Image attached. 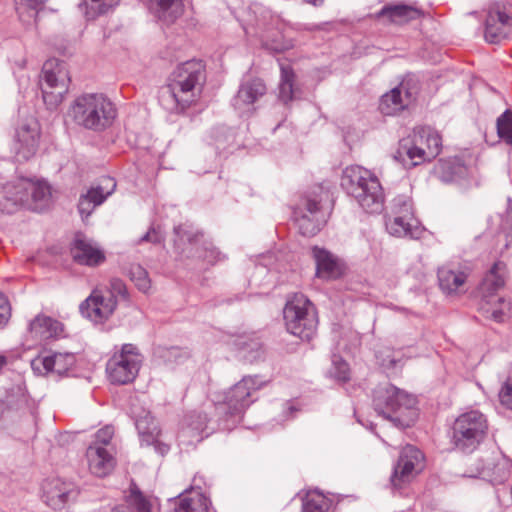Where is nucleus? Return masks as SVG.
I'll list each match as a JSON object with an SVG mask.
<instances>
[{"mask_svg":"<svg viewBox=\"0 0 512 512\" xmlns=\"http://www.w3.org/2000/svg\"><path fill=\"white\" fill-rule=\"evenodd\" d=\"M480 309L494 321L503 322L512 316V301L498 296L486 304H480Z\"/></svg>","mask_w":512,"mask_h":512,"instance_id":"nucleus-34","label":"nucleus"},{"mask_svg":"<svg viewBox=\"0 0 512 512\" xmlns=\"http://www.w3.org/2000/svg\"><path fill=\"white\" fill-rule=\"evenodd\" d=\"M386 230L396 237L419 238L422 230L416 218L390 214L385 218Z\"/></svg>","mask_w":512,"mask_h":512,"instance_id":"nucleus-29","label":"nucleus"},{"mask_svg":"<svg viewBox=\"0 0 512 512\" xmlns=\"http://www.w3.org/2000/svg\"><path fill=\"white\" fill-rule=\"evenodd\" d=\"M115 187L114 180L106 177L102 180V185L91 187L85 194H82L78 202V211L82 219L88 218L94 209L113 192Z\"/></svg>","mask_w":512,"mask_h":512,"instance_id":"nucleus-21","label":"nucleus"},{"mask_svg":"<svg viewBox=\"0 0 512 512\" xmlns=\"http://www.w3.org/2000/svg\"><path fill=\"white\" fill-rule=\"evenodd\" d=\"M7 364V357L4 355H0V371Z\"/></svg>","mask_w":512,"mask_h":512,"instance_id":"nucleus-60","label":"nucleus"},{"mask_svg":"<svg viewBox=\"0 0 512 512\" xmlns=\"http://www.w3.org/2000/svg\"><path fill=\"white\" fill-rule=\"evenodd\" d=\"M133 414L141 445H152L158 454L166 455L170 447L159 440L160 430L151 413L142 409L140 413L133 412Z\"/></svg>","mask_w":512,"mask_h":512,"instance_id":"nucleus-20","label":"nucleus"},{"mask_svg":"<svg viewBox=\"0 0 512 512\" xmlns=\"http://www.w3.org/2000/svg\"><path fill=\"white\" fill-rule=\"evenodd\" d=\"M317 196H307L301 208L294 211L295 221L303 236H314L327 222L328 214Z\"/></svg>","mask_w":512,"mask_h":512,"instance_id":"nucleus-13","label":"nucleus"},{"mask_svg":"<svg viewBox=\"0 0 512 512\" xmlns=\"http://www.w3.org/2000/svg\"><path fill=\"white\" fill-rule=\"evenodd\" d=\"M266 93V86L259 78L243 81L233 99V106L240 112H249L253 104Z\"/></svg>","mask_w":512,"mask_h":512,"instance_id":"nucleus-24","label":"nucleus"},{"mask_svg":"<svg viewBox=\"0 0 512 512\" xmlns=\"http://www.w3.org/2000/svg\"><path fill=\"white\" fill-rule=\"evenodd\" d=\"M30 333L35 339L48 340L60 335L62 323L49 316L38 315L29 324Z\"/></svg>","mask_w":512,"mask_h":512,"instance_id":"nucleus-32","label":"nucleus"},{"mask_svg":"<svg viewBox=\"0 0 512 512\" xmlns=\"http://www.w3.org/2000/svg\"><path fill=\"white\" fill-rule=\"evenodd\" d=\"M331 500L318 491H309L302 498L301 512H329Z\"/></svg>","mask_w":512,"mask_h":512,"instance_id":"nucleus-37","label":"nucleus"},{"mask_svg":"<svg viewBox=\"0 0 512 512\" xmlns=\"http://www.w3.org/2000/svg\"><path fill=\"white\" fill-rule=\"evenodd\" d=\"M499 400L503 406L512 410V379H508L499 392Z\"/></svg>","mask_w":512,"mask_h":512,"instance_id":"nucleus-53","label":"nucleus"},{"mask_svg":"<svg viewBox=\"0 0 512 512\" xmlns=\"http://www.w3.org/2000/svg\"><path fill=\"white\" fill-rule=\"evenodd\" d=\"M298 412V409L293 406V405H290L288 404L287 408L284 410V413H285V416L286 418L288 419L289 417H294L295 413Z\"/></svg>","mask_w":512,"mask_h":512,"instance_id":"nucleus-57","label":"nucleus"},{"mask_svg":"<svg viewBox=\"0 0 512 512\" xmlns=\"http://www.w3.org/2000/svg\"><path fill=\"white\" fill-rule=\"evenodd\" d=\"M503 267V263H495L480 283L478 290L481 296V304H486L489 300L498 297L496 291L504 286V278L500 274Z\"/></svg>","mask_w":512,"mask_h":512,"instance_id":"nucleus-31","label":"nucleus"},{"mask_svg":"<svg viewBox=\"0 0 512 512\" xmlns=\"http://www.w3.org/2000/svg\"><path fill=\"white\" fill-rule=\"evenodd\" d=\"M419 136H424V148L429 161L438 156L442 147V140L439 134L429 129H421L417 131Z\"/></svg>","mask_w":512,"mask_h":512,"instance_id":"nucleus-40","label":"nucleus"},{"mask_svg":"<svg viewBox=\"0 0 512 512\" xmlns=\"http://www.w3.org/2000/svg\"><path fill=\"white\" fill-rule=\"evenodd\" d=\"M70 77L63 61L48 59L42 67L40 81L44 103L49 109H55L67 94Z\"/></svg>","mask_w":512,"mask_h":512,"instance_id":"nucleus-9","label":"nucleus"},{"mask_svg":"<svg viewBox=\"0 0 512 512\" xmlns=\"http://www.w3.org/2000/svg\"><path fill=\"white\" fill-rule=\"evenodd\" d=\"M487 429V420L481 412L477 410L465 412L454 422L453 443L462 452L470 453L484 439Z\"/></svg>","mask_w":512,"mask_h":512,"instance_id":"nucleus-8","label":"nucleus"},{"mask_svg":"<svg viewBox=\"0 0 512 512\" xmlns=\"http://www.w3.org/2000/svg\"><path fill=\"white\" fill-rule=\"evenodd\" d=\"M373 406L377 414L401 428L412 426L417 418L415 396L393 385L374 391Z\"/></svg>","mask_w":512,"mask_h":512,"instance_id":"nucleus-4","label":"nucleus"},{"mask_svg":"<svg viewBox=\"0 0 512 512\" xmlns=\"http://www.w3.org/2000/svg\"><path fill=\"white\" fill-rule=\"evenodd\" d=\"M187 424V432H191L193 435L198 436L199 440L203 438L202 434L205 433V436H208L213 428L209 430V422L210 420L207 417L206 413L202 412H192L186 417Z\"/></svg>","mask_w":512,"mask_h":512,"instance_id":"nucleus-38","label":"nucleus"},{"mask_svg":"<svg viewBox=\"0 0 512 512\" xmlns=\"http://www.w3.org/2000/svg\"><path fill=\"white\" fill-rule=\"evenodd\" d=\"M150 10L157 18L166 23H173L183 13L182 0H146Z\"/></svg>","mask_w":512,"mask_h":512,"instance_id":"nucleus-33","label":"nucleus"},{"mask_svg":"<svg viewBox=\"0 0 512 512\" xmlns=\"http://www.w3.org/2000/svg\"><path fill=\"white\" fill-rule=\"evenodd\" d=\"M42 489L44 502L54 510L62 509L72 492L70 484H66L59 478L46 480Z\"/></svg>","mask_w":512,"mask_h":512,"instance_id":"nucleus-26","label":"nucleus"},{"mask_svg":"<svg viewBox=\"0 0 512 512\" xmlns=\"http://www.w3.org/2000/svg\"><path fill=\"white\" fill-rule=\"evenodd\" d=\"M129 276L135 286L146 293L151 287V281L148 272L139 264H132L129 268Z\"/></svg>","mask_w":512,"mask_h":512,"instance_id":"nucleus-45","label":"nucleus"},{"mask_svg":"<svg viewBox=\"0 0 512 512\" xmlns=\"http://www.w3.org/2000/svg\"><path fill=\"white\" fill-rule=\"evenodd\" d=\"M111 512H128V508L124 505H119L114 507Z\"/></svg>","mask_w":512,"mask_h":512,"instance_id":"nucleus-59","label":"nucleus"},{"mask_svg":"<svg viewBox=\"0 0 512 512\" xmlns=\"http://www.w3.org/2000/svg\"><path fill=\"white\" fill-rule=\"evenodd\" d=\"M92 4H97V11L86 10L85 14L88 18H94L97 15L104 14L110 7L116 5L120 0H90ZM83 7L88 9L87 0H84L79 4V8L82 10Z\"/></svg>","mask_w":512,"mask_h":512,"instance_id":"nucleus-49","label":"nucleus"},{"mask_svg":"<svg viewBox=\"0 0 512 512\" xmlns=\"http://www.w3.org/2000/svg\"><path fill=\"white\" fill-rule=\"evenodd\" d=\"M261 387L258 377L245 376L224 393L215 406L223 430L233 429L240 422L244 411L253 402L252 393Z\"/></svg>","mask_w":512,"mask_h":512,"instance_id":"nucleus-5","label":"nucleus"},{"mask_svg":"<svg viewBox=\"0 0 512 512\" xmlns=\"http://www.w3.org/2000/svg\"><path fill=\"white\" fill-rule=\"evenodd\" d=\"M512 34V18L499 3H493L487 11L484 37L491 44H499Z\"/></svg>","mask_w":512,"mask_h":512,"instance_id":"nucleus-15","label":"nucleus"},{"mask_svg":"<svg viewBox=\"0 0 512 512\" xmlns=\"http://www.w3.org/2000/svg\"><path fill=\"white\" fill-rule=\"evenodd\" d=\"M75 361L73 353H52L36 357L31 361V367L38 374L53 372L63 375L74 366Z\"/></svg>","mask_w":512,"mask_h":512,"instance_id":"nucleus-22","label":"nucleus"},{"mask_svg":"<svg viewBox=\"0 0 512 512\" xmlns=\"http://www.w3.org/2000/svg\"><path fill=\"white\" fill-rule=\"evenodd\" d=\"M391 214L400 215L406 218H415L413 202L407 195H398L391 202Z\"/></svg>","mask_w":512,"mask_h":512,"instance_id":"nucleus-43","label":"nucleus"},{"mask_svg":"<svg viewBox=\"0 0 512 512\" xmlns=\"http://www.w3.org/2000/svg\"><path fill=\"white\" fill-rule=\"evenodd\" d=\"M174 232L175 248L187 258L203 259L208 265L220 260L221 253L211 243L202 242V234L189 232L182 226L175 227Z\"/></svg>","mask_w":512,"mask_h":512,"instance_id":"nucleus-11","label":"nucleus"},{"mask_svg":"<svg viewBox=\"0 0 512 512\" xmlns=\"http://www.w3.org/2000/svg\"><path fill=\"white\" fill-rule=\"evenodd\" d=\"M117 300L108 296L102 289H95L92 294L80 304L81 314L94 321L107 320L115 311Z\"/></svg>","mask_w":512,"mask_h":512,"instance_id":"nucleus-16","label":"nucleus"},{"mask_svg":"<svg viewBox=\"0 0 512 512\" xmlns=\"http://www.w3.org/2000/svg\"><path fill=\"white\" fill-rule=\"evenodd\" d=\"M461 170V166L455 165L450 160L440 159L435 166V172L443 182L454 181Z\"/></svg>","mask_w":512,"mask_h":512,"instance_id":"nucleus-44","label":"nucleus"},{"mask_svg":"<svg viewBox=\"0 0 512 512\" xmlns=\"http://www.w3.org/2000/svg\"><path fill=\"white\" fill-rule=\"evenodd\" d=\"M108 296L112 295L117 300L119 296L123 300H128L129 294L126 284L119 278H112L109 282V286L102 289Z\"/></svg>","mask_w":512,"mask_h":512,"instance_id":"nucleus-48","label":"nucleus"},{"mask_svg":"<svg viewBox=\"0 0 512 512\" xmlns=\"http://www.w3.org/2000/svg\"><path fill=\"white\" fill-rule=\"evenodd\" d=\"M483 473L494 485L503 484L512 474V462L505 457H501L492 467L484 468Z\"/></svg>","mask_w":512,"mask_h":512,"instance_id":"nucleus-36","label":"nucleus"},{"mask_svg":"<svg viewBox=\"0 0 512 512\" xmlns=\"http://www.w3.org/2000/svg\"><path fill=\"white\" fill-rule=\"evenodd\" d=\"M422 15L423 12L419 8L403 3L387 4L377 13V17L387 18L390 23L397 25L406 24Z\"/></svg>","mask_w":512,"mask_h":512,"instance_id":"nucleus-28","label":"nucleus"},{"mask_svg":"<svg viewBox=\"0 0 512 512\" xmlns=\"http://www.w3.org/2000/svg\"><path fill=\"white\" fill-rule=\"evenodd\" d=\"M163 357L169 363L181 364L188 359L189 355L180 348L171 347L165 350Z\"/></svg>","mask_w":512,"mask_h":512,"instance_id":"nucleus-51","label":"nucleus"},{"mask_svg":"<svg viewBox=\"0 0 512 512\" xmlns=\"http://www.w3.org/2000/svg\"><path fill=\"white\" fill-rule=\"evenodd\" d=\"M332 378L340 382L349 380V367L348 364L339 356L334 355L332 358V367L329 370Z\"/></svg>","mask_w":512,"mask_h":512,"instance_id":"nucleus-47","label":"nucleus"},{"mask_svg":"<svg viewBox=\"0 0 512 512\" xmlns=\"http://www.w3.org/2000/svg\"><path fill=\"white\" fill-rule=\"evenodd\" d=\"M162 241H163L162 233L155 228H150L139 240L140 243L151 242L154 244L161 243Z\"/></svg>","mask_w":512,"mask_h":512,"instance_id":"nucleus-55","label":"nucleus"},{"mask_svg":"<svg viewBox=\"0 0 512 512\" xmlns=\"http://www.w3.org/2000/svg\"><path fill=\"white\" fill-rule=\"evenodd\" d=\"M393 157L406 169L429 162L424 148V136H419L415 131L412 137L402 139Z\"/></svg>","mask_w":512,"mask_h":512,"instance_id":"nucleus-18","label":"nucleus"},{"mask_svg":"<svg viewBox=\"0 0 512 512\" xmlns=\"http://www.w3.org/2000/svg\"><path fill=\"white\" fill-rule=\"evenodd\" d=\"M126 502L128 509L133 508L136 512H151L149 501L134 483L130 486L129 494L126 496Z\"/></svg>","mask_w":512,"mask_h":512,"instance_id":"nucleus-41","label":"nucleus"},{"mask_svg":"<svg viewBox=\"0 0 512 512\" xmlns=\"http://www.w3.org/2000/svg\"><path fill=\"white\" fill-rule=\"evenodd\" d=\"M263 45L265 46V48L277 53L288 50L293 46L290 40H284L281 35L272 40L265 39L263 41Z\"/></svg>","mask_w":512,"mask_h":512,"instance_id":"nucleus-50","label":"nucleus"},{"mask_svg":"<svg viewBox=\"0 0 512 512\" xmlns=\"http://www.w3.org/2000/svg\"><path fill=\"white\" fill-rule=\"evenodd\" d=\"M283 318L286 330L302 341H310L316 335V308L304 294L295 293L288 298L283 309Z\"/></svg>","mask_w":512,"mask_h":512,"instance_id":"nucleus-6","label":"nucleus"},{"mask_svg":"<svg viewBox=\"0 0 512 512\" xmlns=\"http://www.w3.org/2000/svg\"><path fill=\"white\" fill-rule=\"evenodd\" d=\"M393 157L406 169L429 162L424 148V136H419L415 131L412 137L402 139Z\"/></svg>","mask_w":512,"mask_h":512,"instance_id":"nucleus-19","label":"nucleus"},{"mask_svg":"<svg viewBox=\"0 0 512 512\" xmlns=\"http://www.w3.org/2000/svg\"><path fill=\"white\" fill-rule=\"evenodd\" d=\"M423 453L413 445L405 446L391 476V484L401 488L409 483L423 469Z\"/></svg>","mask_w":512,"mask_h":512,"instance_id":"nucleus-14","label":"nucleus"},{"mask_svg":"<svg viewBox=\"0 0 512 512\" xmlns=\"http://www.w3.org/2000/svg\"><path fill=\"white\" fill-rule=\"evenodd\" d=\"M341 187L364 211L380 213L383 210V188L370 170L359 165L346 167L342 172Z\"/></svg>","mask_w":512,"mask_h":512,"instance_id":"nucleus-3","label":"nucleus"},{"mask_svg":"<svg viewBox=\"0 0 512 512\" xmlns=\"http://www.w3.org/2000/svg\"><path fill=\"white\" fill-rule=\"evenodd\" d=\"M89 470L98 477L108 475L115 466V459L106 447L90 445L86 451Z\"/></svg>","mask_w":512,"mask_h":512,"instance_id":"nucleus-25","label":"nucleus"},{"mask_svg":"<svg viewBox=\"0 0 512 512\" xmlns=\"http://www.w3.org/2000/svg\"><path fill=\"white\" fill-rule=\"evenodd\" d=\"M303 2L307 3V4H311L315 7H319V6H322L323 3H324V0H302Z\"/></svg>","mask_w":512,"mask_h":512,"instance_id":"nucleus-58","label":"nucleus"},{"mask_svg":"<svg viewBox=\"0 0 512 512\" xmlns=\"http://www.w3.org/2000/svg\"><path fill=\"white\" fill-rule=\"evenodd\" d=\"M294 72L290 66L281 65V80L279 84V98L285 104L293 99Z\"/></svg>","mask_w":512,"mask_h":512,"instance_id":"nucleus-39","label":"nucleus"},{"mask_svg":"<svg viewBox=\"0 0 512 512\" xmlns=\"http://www.w3.org/2000/svg\"><path fill=\"white\" fill-rule=\"evenodd\" d=\"M499 138L508 145H512V110H505L496 121Z\"/></svg>","mask_w":512,"mask_h":512,"instance_id":"nucleus-42","label":"nucleus"},{"mask_svg":"<svg viewBox=\"0 0 512 512\" xmlns=\"http://www.w3.org/2000/svg\"><path fill=\"white\" fill-rule=\"evenodd\" d=\"M504 226L510 228V231L508 232V237L511 238V242H512V210H508L506 212V216L504 219Z\"/></svg>","mask_w":512,"mask_h":512,"instance_id":"nucleus-56","label":"nucleus"},{"mask_svg":"<svg viewBox=\"0 0 512 512\" xmlns=\"http://www.w3.org/2000/svg\"><path fill=\"white\" fill-rule=\"evenodd\" d=\"M507 201H508V204H510L512 200H511V198L509 197Z\"/></svg>","mask_w":512,"mask_h":512,"instance_id":"nucleus-62","label":"nucleus"},{"mask_svg":"<svg viewBox=\"0 0 512 512\" xmlns=\"http://www.w3.org/2000/svg\"><path fill=\"white\" fill-rule=\"evenodd\" d=\"M221 148H222V147H221V144H220V143H219V141L217 140V141H216V149H218V150H219V149H221Z\"/></svg>","mask_w":512,"mask_h":512,"instance_id":"nucleus-61","label":"nucleus"},{"mask_svg":"<svg viewBox=\"0 0 512 512\" xmlns=\"http://www.w3.org/2000/svg\"><path fill=\"white\" fill-rule=\"evenodd\" d=\"M47 0H20L16 2V11L20 19L24 18V13L29 11V18H36L38 13L43 10Z\"/></svg>","mask_w":512,"mask_h":512,"instance_id":"nucleus-46","label":"nucleus"},{"mask_svg":"<svg viewBox=\"0 0 512 512\" xmlns=\"http://www.w3.org/2000/svg\"><path fill=\"white\" fill-rule=\"evenodd\" d=\"M50 187L46 182L17 179L0 186V212L11 214L18 207L33 202H46L50 198Z\"/></svg>","mask_w":512,"mask_h":512,"instance_id":"nucleus-7","label":"nucleus"},{"mask_svg":"<svg viewBox=\"0 0 512 512\" xmlns=\"http://www.w3.org/2000/svg\"><path fill=\"white\" fill-rule=\"evenodd\" d=\"M312 254L316 263L317 277L331 280L338 278L342 274L339 260L329 251L315 246L312 249Z\"/></svg>","mask_w":512,"mask_h":512,"instance_id":"nucleus-27","label":"nucleus"},{"mask_svg":"<svg viewBox=\"0 0 512 512\" xmlns=\"http://www.w3.org/2000/svg\"><path fill=\"white\" fill-rule=\"evenodd\" d=\"M206 82V67L201 60H188L176 66L169 83L159 93V103L171 113H181L194 103Z\"/></svg>","mask_w":512,"mask_h":512,"instance_id":"nucleus-1","label":"nucleus"},{"mask_svg":"<svg viewBox=\"0 0 512 512\" xmlns=\"http://www.w3.org/2000/svg\"><path fill=\"white\" fill-rule=\"evenodd\" d=\"M411 79L402 81L390 92L384 94L380 101V110L385 115H393L410 105L418 93L415 84L410 85Z\"/></svg>","mask_w":512,"mask_h":512,"instance_id":"nucleus-17","label":"nucleus"},{"mask_svg":"<svg viewBox=\"0 0 512 512\" xmlns=\"http://www.w3.org/2000/svg\"><path fill=\"white\" fill-rule=\"evenodd\" d=\"M40 141V125L33 116L21 118L15 128L12 150L17 161H27L37 152Z\"/></svg>","mask_w":512,"mask_h":512,"instance_id":"nucleus-12","label":"nucleus"},{"mask_svg":"<svg viewBox=\"0 0 512 512\" xmlns=\"http://www.w3.org/2000/svg\"><path fill=\"white\" fill-rule=\"evenodd\" d=\"M68 113L77 126L97 133L110 128L117 117L114 103L103 93L77 96Z\"/></svg>","mask_w":512,"mask_h":512,"instance_id":"nucleus-2","label":"nucleus"},{"mask_svg":"<svg viewBox=\"0 0 512 512\" xmlns=\"http://www.w3.org/2000/svg\"><path fill=\"white\" fill-rule=\"evenodd\" d=\"M142 359L137 348L124 344L119 353H115L106 364V372L111 383L125 385L138 375Z\"/></svg>","mask_w":512,"mask_h":512,"instance_id":"nucleus-10","label":"nucleus"},{"mask_svg":"<svg viewBox=\"0 0 512 512\" xmlns=\"http://www.w3.org/2000/svg\"><path fill=\"white\" fill-rule=\"evenodd\" d=\"M114 435L113 426L107 425L99 429L95 434V440L91 445L107 446Z\"/></svg>","mask_w":512,"mask_h":512,"instance_id":"nucleus-52","label":"nucleus"},{"mask_svg":"<svg viewBox=\"0 0 512 512\" xmlns=\"http://www.w3.org/2000/svg\"><path fill=\"white\" fill-rule=\"evenodd\" d=\"M11 317V306L7 297L0 292V328L7 325Z\"/></svg>","mask_w":512,"mask_h":512,"instance_id":"nucleus-54","label":"nucleus"},{"mask_svg":"<svg viewBox=\"0 0 512 512\" xmlns=\"http://www.w3.org/2000/svg\"><path fill=\"white\" fill-rule=\"evenodd\" d=\"M175 512H208L209 500L199 491H191L187 495L180 494Z\"/></svg>","mask_w":512,"mask_h":512,"instance_id":"nucleus-35","label":"nucleus"},{"mask_svg":"<svg viewBox=\"0 0 512 512\" xmlns=\"http://www.w3.org/2000/svg\"><path fill=\"white\" fill-rule=\"evenodd\" d=\"M437 276L440 289L448 295L458 292L467 279V273L454 264L440 267Z\"/></svg>","mask_w":512,"mask_h":512,"instance_id":"nucleus-30","label":"nucleus"},{"mask_svg":"<svg viewBox=\"0 0 512 512\" xmlns=\"http://www.w3.org/2000/svg\"><path fill=\"white\" fill-rule=\"evenodd\" d=\"M71 255L81 265L96 266L105 260L103 251L82 233L75 234Z\"/></svg>","mask_w":512,"mask_h":512,"instance_id":"nucleus-23","label":"nucleus"}]
</instances>
